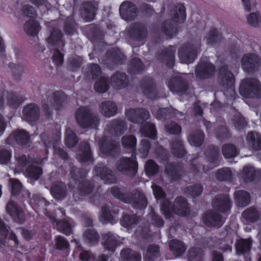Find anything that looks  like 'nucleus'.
<instances>
[{"mask_svg": "<svg viewBox=\"0 0 261 261\" xmlns=\"http://www.w3.org/2000/svg\"><path fill=\"white\" fill-rule=\"evenodd\" d=\"M127 129L124 121L121 119H115L109 122L105 131V137L99 144L101 152L114 155L113 151H117L119 148L116 143L112 142L109 135L112 136H119L122 135Z\"/></svg>", "mask_w": 261, "mask_h": 261, "instance_id": "1", "label": "nucleus"}, {"mask_svg": "<svg viewBox=\"0 0 261 261\" xmlns=\"http://www.w3.org/2000/svg\"><path fill=\"white\" fill-rule=\"evenodd\" d=\"M161 210L166 218H170L172 212L181 216H186L189 213L187 202L182 197L176 198L173 206L168 200H165L161 205Z\"/></svg>", "mask_w": 261, "mask_h": 261, "instance_id": "2", "label": "nucleus"}, {"mask_svg": "<svg viewBox=\"0 0 261 261\" xmlns=\"http://www.w3.org/2000/svg\"><path fill=\"white\" fill-rule=\"evenodd\" d=\"M239 92L245 98H260L261 83L256 79H245L240 86Z\"/></svg>", "mask_w": 261, "mask_h": 261, "instance_id": "3", "label": "nucleus"}, {"mask_svg": "<svg viewBox=\"0 0 261 261\" xmlns=\"http://www.w3.org/2000/svg\"><path fill=\"white\" fill-rule=\"evenodd\" d=\"M77 123L82 127H90L96 128L99 124V118L91 114L86 108H81L76 112Z\"/></svg>", "mask_w": 261, "mask_h": 261, "instance_id": "4", "label": "nucleus"}, {"mask_svg": "<svg viewBox=\"0 0 261 261\" xmlns=\"http://www.w3.org/2000/svg\"><path fill=\"white\" fill-rule=\"evenodd\" d=\"M116 168L123 174L134 176L138 169L136 158H122L117 162Z\"/></svg>", "mask_w": 261, "mask_h": 261, "instance_id": "5", "label": "nucleus"}, {"mask_svg": "<svg viewBox=\"0 0 261 261\" xmlns=\"http://www.w3.org/2000/svg\"><path fill=\"white\" fill-rule=\"evenodd\" d=\"M64 95L60 92H55L52 94L50 97L48 98L47 100H44L43 103V108L46 113L50 115L52 112V108L55 109H59L60 106L63 102Z\"/></svg>", "mask_w": 261, "mask_h": 261, "instance_id": "6", "label": "nucleus"}, {"mask_svg": "<svg viewBox=\"0 0 261 261\" xmlns=\"http://www.w3.org/2000/svg\"><path fill=\"white\" fill-rule=\"evenodd\" d=\"M126 116L132 122L140 123L149 118V113L143 109H130L126 112Z\"/></svg>", "mask_w": 261, "mask_h": 261, "instance_id": "7", "label": "nucleus"}, {"mask_svg": "<svg viewBox=\"0 0 261 261\" xmlns=\"http://www.w3.org/2000/svg\"><path fill=\"white\" fill-rule=\"evenodd\" d=\"M118 213L119 208L117 206L109 203L102 208L99 220L103 223H112L115 220V215Z\"/></svg>", "mask_w": 261, "mask_h": 261, "instance_id": "8", "label": "nucleus"}, {"mask_svg": "<svg viewBox=\"0 0 261 261\" xmlns=\"http://www.w3.org/2000/svg\"><path fill=\"white\" fill-rule=\"evenodd\" d=\"M122 243V239L111 232H108L103 235L102 244L107 250L114 251Z\"/></svg>", "mask_w": 261, "mask_h": 261, "instance_id": "9", "label": "nucleus"}, {"mask_svg": "<svg viewBox=\"0 0 261 261\" xmlns=\"http://www.w3.org/2000/svg\"><path fill=\"white\" fill-rule=\"evenodd\" d=\"M197 49L192 46H185L180 48L178 51L181 63L189 64L193 62L196 57Z\"/></svg>", "mask_w": 261, "mask_h": 261, "instance_id": "10", "label": "nucleus"}, {"mask_svg": "<svg viewBox=\"0 0 261 261\" xmlns=\"http://www.w3.org/2000/svg\"><path fill=\"white\" fill-rule=\"evenodd\" d=\"M242 68L245 70H250L257 67L260 64L259 57L254 54L244 55L241 60Z\"/></svg>", "mask_w": 261, "mask_h": 261, "instance_id": "11", "label": "nucleus"}, {"mask_svg": "<svg viewBox=\"0 0 261 261\" xmlns=\"http://www.w3.org/2000/svg\"><path fill=\"white\" fill-rule=\"evenodd\" d=\"M96 8L97 4L96 3L91 2L84 3L81 8L82 17L88 21L92 20L94 18Z\"/></svg>", "mask_w": 261, "mask_h": 261, "instance_id": "12", "label": "nucleus"}, {"mask_svg": "<svg viewBox=\"0 0 261 261\" xmlns=\"http://www.w3.org/2000/svg\"><path fill=\"white\" fill-rule=\"evenodd\" d=\"M7 211L15 222L21 224L24 221L23 211L13 201H9L7 206Z\"/></svg>", "mask_w": 261, "mask_h": 261, "instance_id": "13", "label": "nucleus"}, {"mask_svg": "<svg viewBox=\"0 0 261 261\" xmlns=\"http://www.w3.org/2000/svg\"><path fill=\"white\" fill-rule=\"evenodd\" d=\"M214 72V67L210 63L205 61H201L196 69V73L200 78H207L213 75Z\"/></svg>", "mask_w": 261, "mask_h": 261, "instance_id": "14", "label": "nucleus"}, {"mask_svg": "<svg viewBox=\"0 0 261 261\" xmlns=\"http://www.w3.org/2000/svg\"><path fill=\"white\" fill-rule=\"evenodd\" d=\"M94 171L96 175L100 177L106 183H114L116 181V178L112 170L108 167L100 165L94 168Z\"/></svg>", "mask_w": 261, "mask_h": 261, "instance_id": "15", "label": "nucleus"}, {"mask_svg": "<svg viewBox=\"0 0 261 261\" xmlns=\"http://www.w3.org/2000/svg\"><path fill=\"white\" fill-rule=\"evenodd\" d=\"M119 11L121 17L126 20L133 19L137 12L136 6L129 2L122 3L120 6Z\"/></svg>", "mask_w": 261, "mask_h": 261, "instance_id": "16", "label": "nucleus"}, {"mask_svg": "<svg viewBox=\"0 0 261 261\" xmlns=\"http://www.w3.org/2000/svg\"><path fill=\"white\" fill-rule=\"evenodd\" d=\"M118 108L115 103L111 101L101 102L99 106V112L106 117L114 116L117 112Z\"/></svg>", "mask_w": 261, "mask_h": 261, "instance_id": "17", "label": "nucleus"}, {"mask_svg": "<svg viewBox=\"0 0 261 261\" xmlns=\"http://www.w3.org/2000/svg\"><path fill=\"white\" fill-rule=\"evenodd\" d=\"M219 82L226 88H231L234 83L233 75L225 68H222L219 72Z\"/></svg>", "mask_w": 261, "mask_h": 261, "instance_id": "18", "label": "nucleus"}, {"mask_svg": "<svg viewBox=\"0 0 261 261\" xmlns=\"http://www.w3.org/2000/svg\"><path fill=\"white\" fill-rule=\"evenodd\" d=\"M202 220L203 223L207 225L217 227L221 226L223 223V220L221 219L219 214L212 212L205 213Z\"/></svg>", "mask_w": 261, "mask_h": 261, "instance_id": "19", "label": "nucleus"}, {"mask_svg": "<svg viewBox=\"0 0 261 261\" xmlns=\"http://www.w3.org/2000/svg\"><path fill=\"white\" fill-rule=\"evenodd\" d=\"M136 208H144L147 206V201L143 193L138 191H134L130 201Z\"/></svg>", "mask_w": 261, "mask_h": 261, "instance_id": "20", "label": "nucleus"}, {"mask_svg": "<svg viewBox=\"0 0 261 261\" xmlns=\"http://www.w3.org/2000/svg\"><path fill=\"white\" fill-rule=\"evenodd\" d=\"M25 118L29 121H35L39 117V108L35 104H30L23 110Z\"/></svg>", "mask_w": 261, "mask_h": 261, "instance_id": "21", "label": "nucleus"}, {"mask_svg": "<svg viewBox=\"0 0 261 261\" xmlns=\"http://www.w3.org/2000/svg\"><path fill=\"white\" fill-rule=\"evenodd\" d=\"M13 139L16 142L21 145H27L30 140L28 133L24 130L18 129L14 132L8 138V140Z\"/></svg>", "mask_w": 261, "mask_h": 261, "instance_id": "22", "label": "nucleus"}, {"mask_svg": "<svg viewBox=\"0 0 261 261\" xmlns=\"http://www.w3.org/2000/svg\"><path fill=\"white\" fill-rule=\"evenodd\" d=\"M51 193L57 199H62L66 196V187L62 182H57L51 188Z\"/></svg>", "mask_w": 261, "mask_h": 261, "instance_id": "23", "label": "nucleus"}, {"mask_svg": "<svg viewBox=\"0 0 261 261\" xmlns=\"http://www.w3.org/2000/svg\"><path fill=\"white\" fill-rule=\"evenodd\" d=\"M41 27L38 21L31 19L26 21L23 25V30L27 34L35 36L40 30Z\"/></svg>", "mask_w": 261, "mask_h": 261, "instance_id": "24", "label": "nucleus"}, {"mask_svg": "<svg viewBox=\"0 0 261 261\" xmlns=\"http://www.w3.org/2000/svg\"><path fill=\"white\" fill-rule=\"evenodd\" d=\"M49 46H57L61 47L64 46V44L62 40L61 32L58 30H54L51 32L50 35L46 40Z\"/></svg>", "mask_w": 261, "mask_h": 261, "instance_id": "25", "label": "nucleus"}, {"mask_svg": "<svg viewBox=\"0 0 261 261\" xmlns=\"http://www.w3.org/2000/svg\"><path fill=\"white\" fill-rule=\"evenodd\" d=\"M213 206L221 212L229 209L230 202L227 196L225 195L216 198L213 202Z\"/></svg>", "mask_w": 261, "mask_h": 261, "instance_id": "26", "label": "nucleus"}, {"mask_svg": "<svg viewBox=\"0 0 261 261\" xmlns=\"http://www.w3.org/2000/svg\"><path fill=\"white\" fill-rule=\"evenodd\" d=\"M112 86L115 89L124 88L127 84L126 75L123 73H116L111 77Z\"/></svg>", "mask_w": 261, "mask_h": 261, "instance_id": "27", "label": "nucleus"}, {"mask_svg": "<svg viewBox=\"0 0 261 261\" xmlns=\"http://www.w3.org/2000/svg\"><path fill=\"white\" fill-rule=\"evenodd\" d=\"M76 159L81 162H86L91 160V155L88 143H84L81 145V149L76 154Z\"/></svg>", "mask_w": 261, "mask_h": 261, "instance_id": "28", "label": "nucleus"}, {"mask_svg": "<svg viewBox=\"0 0 261 261\" xmlns=\"http://www.w3.org/2000/svg\"><path fill=\"white\" fill-rule=\"evenodd\" d=\"M236 202L238 206L245 207L250 201V196L248 192L244 191H239L234 193Z\"/></svg>", "mask_w": 261, "mask_h": 261, "instance_id": "29", "label": "nucleus"}, {"mask_svg": "<svg viewBox=\"0 0 261 261\" xmlns=\"http://www.w3.org/2000/svg\"><path fill=\"white\" fill-rule=\"evenodd\" d=\"M185 8L182 4H178L173 9L172 19L175 22L182 23L186 20Z\"/></svg>", "mask_w": 261, "mask_h": 261, "instance_id": "30", "label": "nucleus"}, {"mask_svg": "<svg viewBox=\"0 0 261 261\" xmlns=\"http://www.w3.org/2000/svg\"><path fill=\"white\" fill-rule=\"evenodd\" d=\"M242 174L246 180H253L261 177V169L255 170L252 167H245L243 170Z\"/></svg>", "mask_w": 261, "mask_h": 261, "instance_id": "31", "label": "nucleus"}, {"mask_svg": "<svg viewBox=\"0 0 261 261\" xmlns=\"http://www.w3.org/2000/svg\"><path fill=\"white\" fill-rule=\"evenodd\" d=\"M249 145L255 150L261 149V136L258 133L250 132L246 137Z\"/></svg>", "mask_w": 261, "mask_h": 261, "instance_id": "32", "label": "nucleus"}, {"mask_svg": "<svg viewBox=\"0 0 261 261\" xmlns=\"http://www.w3.org/2000/svg\"><path fill=\"white\" fill-rule=\"evenodd\" d=\"M175 51V49L174 47H170L164 51L163 55L160 56V58H162L164 61L166 62V65L168 67H172L174 64Z\"/></svg>", "mask_w": 261, "mask_h": 261, "instance_id": "33", "label": "nucleus"}, {"mask_svg": "<svg viewBox=\"0 0 261 261\" xmlns=\"http://www.w3.org/2000/svg\"><path fill=\"white\" fill-rule=\"evenodd\" d=\"M121 257L123 261H141V255L136 252L129 249L122 250Z\"/></svg>", "mask_w": 261, "mask_h": 261, "instance_id": "34", "label": "nucleus"}, {"mask_svg": "<svg viewBox=\"0 0 261 261\" xmlns=\"http://www.w3.org/2000/svg\"><path fill=\"white\" fill-rule=\"evenodd\" d=\"M169 247L176 257L181 255L186 250L182 242L177 240L171 241L169 242Z\"/></svg>", "mask_w": 261, "mask_h": 261, "instance_id": "35", "label": "nucleus"}, {"mask_svg": "<svg viewBox=\"0 0 261 261\" xmlns=\"http://www.w3.org/2000/svg\"><path fill=\"white\" fill-rule=\"evenodd\" d=\"M53 223H56V226L57 229L63 233L68 235L71 232V227L67 221L62 220L57 222L56 219L54 216H48Z\"/></svg>", "mask_w": 261, "mask_h": 261, "instance_id": "36", "label": "nucleus"}, {"mask_svg": "<svg viewBox=\"0 0 261 261\" xmlns=\"http://www.w3.org/2000/svg\"><path fill=\"white\" fill-rule=\"evenodd\" d=\"M130 33L136 35L139 39H142L147 35V30L142 24L137 23L132 25L130 28Z\"/></svg>", "mask_w": 261, "mask_h": 261, "instance_id": "37", "label": "nucleus"}, {"mask_svg": "<svg viewBox=\"0 0 261 261\" xmlns=\"http://www.w3.org/2000/svg\"><path fill=\"white\" fill-rule=\"evenodd\" d=\"M252 241L250 239L239 240L236 244V249L238 253H245L251 248Z\"/></svg>", "mask_w": 261, "mask_h": 261, "instance_id": "38", "label": "nucleus"}, {"mask_svg": "<svg viewBox=\"0 0 261 261\" xmlns=\"http://www.w3.org/2000/svg\"><path fill=\"white\" fill-rule=\"evenodd\" d=\"M142 136L154 139L156 135V130L153 124L147 123L142 126L140 129Z\"/></svg>", "mask_w": 261, "mask_h": 261, "instance_id": "39", "label": "nucleus"}, {"mask_svg": "<svg viewBox=\"0 0 261 261\" xmlns=\"http://www.w3.org/2000/svg\"><path fill=\"white\" fill-rule=\"evenodd\" d=\"M84 238L87 243L95 244L98 241L99 235L93 228L87 229L84 232Z\"/></svg>", "mask_w": 261, "mask_h": 261, "instance_id": "40", "label": "nucleus"}, {"mask_svg": "<svg viewBox=\"0 0 261 261\" xmlns=\"http://www.w3.org/2000/svg\"><path fill=\"white\" fill-rule=\"evenodd\" d=\"M85 72L88 78L94 79L100 74V69L97 64H92L88 66Z\"/></svg>", "mask_w": 261, "mask_h": 261, "instance_id": "41", "label": "nucleus"}, {"mask_svg": "<svg viewBox=\"0 0 261 261\" xmlns=\"http://www.w3.org/2000/svg\"><path fill=\"white\" fill-rule=\"evenodd\" d=\"M203 140V134L200 131H198L193 135H191L188 138V141L190 144L194 146H199L201 145Z\"/></svg>", "mask_w": 261, "mask_h": 261, "instance_id": "42", "label": "nucleus"}, {"mask_svg": "<svg viewBox=\"0 0 261 261\" xmlns=\"http://www.w3.org/2000/svg\"><path fill=\"white\" fill-rule=\"evenodd\" d=\"M160 255L159 246L155 245H149L145 253V259L153 260L158 257Z\"/></svg>", "mask_w": 261, "mask_h": 261, "instance_id": "43", "label": "nucleus"}, {"mask_svg": "<svg viewBox=\"0 0 261 261\" xmlns=\"http://www.w3.org/2000/svg\"><path fill=\"white\" fill-rule=\"evenodd\" d=\"M41 174V169L36 166L30 165L25 170V174L28 177L37 180Z\"/></svg>", "mask_w": 261, "mask_h": 261, "instance_id": "44", "label": "nucleus"}, {"mask_svg": "<svg viewBox=\"0 0 261 261\" xmlns=\"http://www.w3.org/2000/svg\"><path fill=\"white\" fill-rule=\"evenodd\" d=\"M222 154L226 158H231L237 154L236 147L231 144L224 145L222 149Z\"/></svg>", "mask_w": 261, "mask_h": 261, "instance_id": "45", "label": "nucleus"}, {"mask_svg": "<svg viewBox=\"0 0 261 261\" xmlns=\"http://www.w3.org/2000/svg\"><path fill=\"white\" fill-rule=\"evenodd\" d=\"M93 186L88 181H82L78 187V193L83 196L90 193L92 190Z\"/></svg>", "mask_w": 261, "mask_h": 261, "instance_id": "46", "label": "nucleus"}, {"mask_svg": "<svg viewBox=\"0 0 261 261\" xmlns=\"http://www.w3.org/2000/svg\"><path fill=\"white\" fill-rule=\"evenodd\" d=\"M9 227H7L5 223L0 219V231L2 235L6 238H8L12 240H13L16 244L18 243L16 236L15 233L12 232H9Z\"/></svg>", "mask_w": 261, "mask_h": 261, "instance_id": "47", "label": "nucleus"}, {"mask_svg": "<svg viewBox=\"0 0 261 261\" xmlns=\"http://www.w3.org/2000/svg\"><path fill=\"white\" fill-rule=\"evenodd\" d=\"M77 142V138L71 129H67L66 131L65 144L68 147H73Z\"/></svg>", "mask_w": 261, "mask_h": 261, "instance_id": "48", "label": "nucleus"}, {"mask_svg": "<svg viewBox=\"0 0 261 261\" xmlns=\"http://www.w3.org/2000/svg\"><path fill=\"white\" fill-rule=\"evenodd\" d=\"M171 150L173 153L178 157L182 156L185 153L184 146L180 140L175 141L172 144Z\"/></svg>", "mask_w": 261, "mask_h": 261, "instance_id": "49", "label": "nucleus"}, {"mask_svg": "<svg viewBox=\"0 0 261 261\" xmlns=\"http://www.w3.org/2000/svg\"><path fill=\"white\" fill-rule=\"evenodd\" d=\"M138 220L134 215H125L121 221L122 226L126 228H131L135 225Z\"/></svg>", "mask_w": 261, "mask_h": 261, "instance_id": "50", "label": "nucleus"}, {"mask_svg": "<svg viewBox=\"0 0 261 261\" xmlns=\"http://www.w3.org/2000/svg\"><path fill=\"white\" fill-rule=\"evenodd\" d=\"M243 216L246 219L254 221L258 217V213L255 208L250 207L245 210L243 213Z\"/></svg>", "mask_w": 261, "mask_h": 261, "instance_id": "51", "label": "nucleus"}, {"mask_svg": "<svg viewBox=\"0 0 261 261\" xmlns=\"http://www.w3.org/2000/svg\"><path fill=\"white\" fill-rule=\"evenodd\" d=\"M129 69L131 72L135 73L142 71L144 69V66L140 59L135 58L131 61L129 66Z\"/></svg>", "mask_w": 261, "mask_h": 261, "instance_id": "52", "label": "nucleus"}, {"mask_svg": "<svg viewBox=\"0 0 261 261\" xmlns=\"http://www.w3.org/2000/svg\"><path fill=\"white\" fill-rule=\"evenodd\" d=\"M206 43L208 44H213L219 41L221 39V36L215 29L212 30L206 36Z\"/></svg>", "mask_w": 261, "mask_h": 261, "instance_id": "53", "label": "nucleus"}, {"mask_svg": "<svg viewBox=\"0 0 261 261\" xmlns=\"http://www.w3.org/2000/svg\"><path fill=\"white\" fill-rule=\"evenodd\" d=\"M108 87L107 81L104 77H100L95 83L94 89L98 92H105Z\"/></svg>", "mask_w": 261, "mask_h": 261, "instance_id": "54", "label": "nucleus"}, {"mask_svg": "<svg viewBox=\"0 0 261 261\" xmlns=\"http://www.w3.org/2000/svg\"><path fill=\"white\" fill-rule=\"evenodd\" d=\"M145 169L148 176H152L157 173L158 166L154 161L149 160L146 162Z\"/></svg>", "mask_w": 261, "mask_h": 261, "instance_id": "55", "label": "nucleus"}, {"mask_svg": "<svg viewBox=\"0 0 261 261\" xmlns=\"http://www.w3.org/2000/svg\"><path fill=\"white\" fill-rule=\"evenodd\" d=\"M247 21L253 27H256L261 22V18L257 12L252 13L248 16Z\"/></svg>", "mask_w": 261, "mask_h": 261, "instance_id": "56", "label": "nucleus"}, {"mask_svg": "<svg viewBox=\"0 0 261 261\" xmlns=\"http://www.w3.org/2000/svg\"><path fill=\"white\" fill-rule=\"evenodd\" d=\"M231 176V172L229 169L224 168L218 170L217 178L220 180H223L229 179Z\"/></svg>", "mask_w": 261, "mask_h": 261, "instance_id": "57", "label": "nucleus"}, {"mask_svg": "<svg viewBox=\"0 0 261 261\" xmlns=\"http://www.w3.org/2000/svg\"><path fill=\"white\" fill-rule=\"evenodd\" d=\"M202 190L200 185H196L188 187L187 189V193L192 197H196L201 194Z\"/></svg>", "mask_w": 261, "mask_h": 261, "instance_id": "58", "label": "nucleus"}, {"mask_svg": "<svg viewBox=\"0 0 261 261\" xmlns=\"http://www.w3.org/2000/svg\"><path fill=\"white\" fill-rule=\"evenodd\" d=\"M122 144L126 147H134L136 144V139L133 135L125 136L122 138Z\"/></svg>", "mask_w": 261, "mask_h": 261, "instance_id": "59", "label": "nucleus"}, {"mask_svg": "<svg viewBox=\"0 0 261 261\" xmlns=\"http://www.w3.org/2000/svg\"><path fill=\"white\" fill-rule=\"evenodd\" d=\"M148 219V221H150L151 223L156 225L159 227L163 226L164 225V222L162 219L154 213L149 214Z\"/></svg>", "mask_w": 261, "mask_h": 261, "instance_id": "60", "label": "nucleus"}, {"mask_svg": "<svg viewBox=\"0 0 261 261\" xmlns=\"http://www.w3.org/2000/svg\"><path fill=\"white\" fill-rule=\"evenodd\" d=\"M166 130L171 134H177L180 132L181 128L176 123L170 122L165 127Z\"/></svg>", "mask_w": 261, "mask_h": 261, "instance_id": "61", "label": "nucleus"}, {"mask_svg": "<svg viewBox=\"0 0 261 261\" xmlns=\"http://www.w3.org/2000/svg\"><path fill=\"white\" fill-rule=\"evenodd\" d=\"M56 246L58 249H65L69 245L68 242L63 237L59 236L56 238Z\"/></svg>", "mask_w": 261, "mask_h": 261, "instance_id": "62", "label": "nucleus"}, {"mask_svg": "<svg viewBox=\"0 0 261 261\" xmlns=\"http://www.w3.org/2000/svg\"><path fill=\"white\" fill-rule=\"evenodd\" d=\"M11 156V153L9 150H0V164H7L10 161Z\"/></svg>", "mask_w": 261, "mask_h": 261, "instance_id": "63", "label": "nucleus"}, {"mask_svg": "<svg viewBox=\"0 0 261 261\" xmlns=\"http://www.w3.org/2000/svg\"><path fill=\"white\" fill-rule=\"evenodd\" d=\"M52 59L57 66L62 65L64 62L63 56L58 49L54 51Z\"/></svg>", "mask_w": 261, "mask_h": 261, "instance_id": "64", "label": "nucleus"}]
</instances>
